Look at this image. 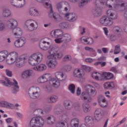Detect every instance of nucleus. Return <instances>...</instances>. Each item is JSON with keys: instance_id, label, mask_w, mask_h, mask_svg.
<instances>
[{"instance_id": "59", "label": "nucleus", "mask_w": 127, "mask_h": 127, "mask_svg": "<svg viewBox=\"0 0 127 127\" xmlns=\"http://www.w3.org/2000/svg\"><path fill=\"white\" fill-rule=\"evenodd\" d=\"M84 69L86 72H90L91 68L90 66H84Z\"/></svg>"}, {"instance_id": "56", "label": "nucleus", "mask_w": 127, "mask_h": 127, "mask_svg": "<svg viewBox=\"0 0 127 127\" xmlns=\"http://www.w3.org/2000/svg\"><path fill=\"white\" fill-rule=\"evenodd\" d=\"M100 4H104V1H101V0H96L95 2L96 6H98Z\"/></svg>"}, {"instance_id": "22", "label": "nucleus", "mask_w": 127, "mask_h": 127, "mask_svg": "<svg viewBox=\"0 0 127 127\" xmlns=\"http://www.w3.org/2000/svg\"><path fill=\"white\" fill-rule=\"evenodd\" d=\"M55 76L57 79L60 81H64L66 80V74L63 73L62 72L58 71L55 72Z\"/></svg>"}, {"instance_id": "26", "label": "nucleus", "mask_w": 127, "mask_h": 127, "mask_svg": "<svg viewBox=\"0 0 127 127\" xmlns=\"http://www.w3.org/2000/svg\"><path fill=\"white\" fill-rule=\"evenodd\" d=\"M62 34V31L61 30H56L55 31H52L51 33V35L52 37L55 38H60L63 36Z\"/></svg>"}, {"instance_id": "17", "label": "nucleus", "mask_w": 127, "mask_h": 127, "mask_svg": "<svg viewBox=\"0 0 127 127\" xmlns=\"http://www.w3.org/2000/svg\"><path fill=\"white\" fill-rule=\"evenodd\" d=\"M26 60V57L22 56L20 58H18L14 62L16 67H22L23 63L25 62Z\"/></svg>"}, {"instance_id": "51", "label": "nucleus", "mask_w": 127, "mask_h": 127, "mask_svg": "<svg viewBox=\"0 0 127 127\" xmlns=\"http://www.w3.org/2000/svg\"><path fill=\"white\" fill-rule=\"evenodd\" d=\"M0 104L2 107H8V106H12V104H10L6 101H1Z\"/></svg>"}, {"instance_id": "28", "label": "nucleus", "mask_w": 127, "mask_h": 127, "mask_svg": "<svg viewBox=\"0 0 127 127\" xmlns=\"http://www.w3.org/2000/svg\"><path fill=\"white\" fill-rule=\"evenodd\" d=\"M32 73L33 72L31 70H25L22 73L21 77L22 79H27V78H29L32 75Z\"/></svg>"}, {"instance_id": "48", "label": "nucleus", "mask_w": 127, "mask_h": 127, "mask_svg": "<svg viewBox=\"0 0 127 127\" xmlns=\"http://www.w3.org/2000/svg\"><path fill=\"white\" fill-rule=\"evenodd\" d=\"M69 90L72 93V94H74L75 93V85L71 84L68 86Z\"/></svg>"}, {"instance_id": "9", "label": "nucleus", "mask_w": 127, "mask_h": 127, "mask_svg": "<svg viewBox=\"0 0 127 127\" xmlns=\"http://www.w3.org/2000/svg\"><path fill=\"white\" fill-rule=\"evenodd\" d=\"M73 76L75 78H79L80 82L85 81V71L81 68H77L74 69Z\"/></svg>"}, {"instance_id": "16", "label": "nucleus", "mask_w": 127, "mask_h": 127, "mask_svg": "<svg viewBox=\"0 0 127 127\" xmlns=\"http://www.w3.org/2000/svg\"><path fill=\"white\" fill-rule=\"evenodd\" d=\"M46 65L50 69H55L58 65V62L55 59L47 61Z\"/></svg>"}, {"instance_id": "27", "label": "nucleus", "mask_w": 127, "mask_h": 127, "mask_svg": "<svg viewBox=\"0 0 127 127\" xmlns=\"http://www.w3.org/2000/svg\"><path fill=\"white\" fill-rule=\"evenodd\" d=\"M47 66L44 64H40L33 67V70L35 71H38V72H41V71H44L46 70Z\"/></svg>"}, {"instance_id": "21", "label": "nucleus", "mask_w": 127, "mask_h": 127, "mask_svg": "<svg viewBox=\"0 0 127 127\" xmlns=\"http://www.w3.org/2000/svg\"><path fill=\"white\" fill-rule=\"evenodd\" d=\"M25 44V38H21L17 40L15 43L14 45L17 48H19L20 47H22L23 45Z\"/></svg>"}, {"instance_id": "25", "label": "nucleus", "mask_w": 127, "mask_h": 127, "mask_svg": "<svg viewBox=\"0 0 127 127\" xmlns=\"http://www.w3.org/2000/svg\"><path fill=\"white\" fill-rule=\"evenodd\" d=\"M80 41L82 43H86V44H88L89 45H91V44H93L94 43V40H93L91 38H86L85 37H82L80 39Z\"/></svg>"}, {"instance_id": "34", "label": "nucleus", "mask_w": 127, "mask_h": 127, "mask_svg": "<svg viewBox=\"0 0 127 127\" xmlns=\"http://www.w3.org/2000/svg\"><path fill=\"white\" fill-rule=\"evenodd\" d=\"M8 56V53L6 51L0 52V62H2Z\"/></svg>"}, {"instance_id": "15", "label": "nucleus", "mask_w": 127, "mask_h": 127, "mask_svg": "<svg viewBox=\"0 0 127 127\" xmlns=\"http://www.w3.org/2000/svg\"><path fill=\"white\" fill-rule=\"evenodd\" d=\"M50 39L49 38H46L42 40L40 43L39 46L42 50H46L48 48V46L50 45Z\"/></svg>"}, {"instance_id": "53", "label": "nucleus", "mask_w": 127, "mask_h": 127, "mask_svg": "<svg viewBox=\"0 0 127 127\" xmlns=\"http://www.w3.org/2000/svg\"><path fill=\"white\" fill-rule=\"evenodd\" d=\"M57 39H56L55 40V41L56 42V43H61V42H63V39H62V37H60V38H56Z\"/></svg>"}, {"instance_id": "18", "label": "nucleus", "mask_w": 127, "mask_h": 127, "mask_svg": "<svg viewBox=\"0 0 127 127\" xmlns=\"http://www.w3.org/2000/svg\"><path fill=\"white\" fill-rule=\"evenodd\" d=\"M49 78H50V75L46 73L40 76L38 78L37 81L39 84H43V83H46V82L48 81V79H49Z\"/></svg>"}, {"instance_id": "44", "label": "nucleus", "mask_w": 127, "mask_h": 127, "mask_svg": "<svg viewBox=\"0 0 127 127\" xmlns=\"http://www.w3.org/2000/svg\"><path fill=\"white\" fill-rule=\"evenodd\" d=\"M64 5H65L64 9V11L65 12H68V11H70V9L71 8V6L70 4L68 3L67 2H64Z\"/></svg>"}, {"instance_id": "5", "label": "nucleus", "mask_w": 127, "mask_h": 127, "mask_svg": "<svg viewBox=\"0 0 127 127\" xmlns=\"http://www.w3.org/2000/svg\"><path fill=\"white\" fill-rule=\"evenodd\" d=\"M55 113L57 115H61L60 120L61 121L56 124V127H65V124H67L68 121V114L65 112L59 111V109H55Z\"/></svg>"}, {"instance_id": "20", "label": "nucleus", "mask_w": 127, "mask_h": 127, "mask_svg": "<svg viewBox=\"0 0 127 127\" xmlns=\"http://www.w3.org/2000/svg\"><path fill=\"white\" fill-rule=\"evenodd\" d=\"M114 77V75L111 72H103L101 73L102 80H111Z\"/></svg>"}, {"instance_id": "19", "label": "nucleus", "mask_w": 127, "mask_h": 127, "mask_svg": "<svg viewBox=\"0 0 127 127\" xmlns=\"http://www.w3.org/2000/svg\"><path fill=\"white\" fill-rule=\"evenodd\" d=\"M98 102L101 108H107L108 107V101L104 96H100L98 97Z\"/></svg>"}, {"instance_id": "11", "label": "nucleus", "mask_w": 127, "mask_h": 127, "mask_svg": "<svg viewBox=\"0 0 127 127\" xmlns=\"http://www.w3.org/2000/svg\"><path fill=\"white\" fill-rule=\"evenodd\" d=\"M49 53L50 55L48 56L49 59H53L55 58L56 59H61L63 57V54L62 53L58 52L55 49H52Z\"/></svg>"}, {"instance_id": "54", "label": "nucleus", "mask_w": 127, "mask_h": 127, "mask_svg": "<svg viewBox=\"0 0 127 127\" xmlns=\"http://www.w3.org/2000/svg\"><path fill=\"white\" fill-rule=\"evenodd\" d=\"M5 73L8 77H12V72H11L9 69H5Z\"/></svg>"}, {"instance_id": "35", "label": "nucleus", "mask_w": 127, "mask_h": 127, "mask_svg": "<svg viewBox=\"0 0 127 127\" xmlns=\"http://www.w3.org/2000/svg\"><path fill=\"white\" fill-rule=\"evenodd\" d=\"M71 127H79V119L77 118L73 119L70 122Z\"/></svg>"}, {"instance_id": "61", "label": "nucleus", "mask_w": 127, "mask_h": 127, "mask_svg": "<svg viewBox=\"0 0 127 127\" xmlns=\"http://www.w3.org/2000/svg\"><path fill=\"white\" fill-rule=\"evenodd\" d=\"M91 119H92V118H91V117L87 116L86 117H85V121L86 123H89V122L91 121Z\"/></svg>"}, {"instance_id": "7", "label": "nucleus", "mask_w": 127, "mask_h": 127, "mask_svg": "<svg viewBox=\"0 0 127 127\" xmlns=\"http://www.w3.org/2000/svg\"><path fill=\"white\" fill-rule=\"evenodd\" d=\"M106 4L109 8H112V5L111 4H113L114 8L118 7L120 5L121 7H124L125 9L127 8V3H123L122 0H107Z\"/></svg>"}, {"instance_id": "10", "label": "nucleus", "mask_w": 127, "mask_h": 127, "mask_svg": "<svg viewBox=\"0 0 127 127\" xmlns=\"http://www.w3.org/2000/svg\"><path fill=\"white\" fill-rule=\"evenodd\" d=\"M28 95L31 99H37L40 95V89L38 87H31L29 89Z\"/></svg>"}, {"instance_id": "37", "label": "nucleus", "mask_w": 127, "mask_h": 127, "mask_svg": "<svg viewBox=\"0 0 127 127\" xmlns=\"http://www.w3.org/2000/svg\"><path fill=\"white\" fill-rule=\"evenodd\" d=\"M62 38L63 41H65V42H69V41H71V36L69 34H65L64 35H63Z\"/></svg>"}, {"instance_id": "49", "label": "nucleus", "mask_w": 127, "mask_h": 127, "mask_svg": "<svg viewBox=\"0 0 127 127\" xmlns=\"http://www.w3.org/2000/svg\"><path fill=\"white\" fill-rule=\"evenodd\" d=\"M72 59V57L70 55H66L65 56L63 60L64 62H66L67 61H70Z\"/></svg>"}, {"instance_id": "30", "label": "nucleus", "mask_w": 127, "mask_h": 127, "mask_svg": "<svg viewBox=\"0 0 127 127\" xmlns=\"http://www.w3.org/2000/svg\"><path fill=\"white\" fill-rule=\"evenodd\" d=\"M29 14L32 16H39L40 15V12L37 9L31 8L29 10Z\"/></svg>"}, {"instance_id": "57", "label": "nucleus", "mask_w": 127, "mask_h": 127, "mask_svg": "<svg viewBox=\"0 0 127 127\" xmlns=\"http://www.w3.org/2000/svg\"><path fill=\"white\" fill-rule=\"evenodd\" d=\"M110 39L111 41H116L117 40V36L115 35H111L110 36Z\"/></svg>"}, {"instance_id": "1", "label": "nucleus", "mask_w": 127, "mask_h": 127, "mask_svg": "<svg viewBox=\"0 0 127 127\" xmlns=\"http://www.w3.org/2000/svg\"><path fill=\"white\" fill-rule=\"evenodd\" d=\"M97 95V90L93 86L88 85L85 86V91L82 92L81 95V100L86 101V102H91L92 97H95Z\"/></svg>"}, {"instance_id": "63", "label": "nucleus", "mask_w": 127, "mask_h": 127, "mask_svg": "<svg viewBox=\"0 0 127 127\" xmlns=\"http://www.w3.org/2000/svg\"><path fill=\"white\" fill-rule=\"evenodd\" d=\"M103 30L104 31L105 34L108 36V33H109V31L108 30V28L107 27H104L103 28Z\"/></svg>"}, {"instance_id": "33", "label": "nucleus", "mask_w": 127, "mask_h": 127, "mask_svg": "<svg viewBox=\"0 0 127 127\" xmlns=\"http://www.w3.org/2000/svg\"><path fill=\"white\" fill-rule=\"evenodd\" d=\"M50 83L52 85L54 88H56V89H58L60 87V81L59 80L52 79L50 81Z\"/></svg>"}, {"instance_id": "32", "label": "nucleus", "mask_w": 127, "mask_h": 127, "mask_svg": "<svg viewBox=\"0 0 127 127\" xmlns=\"http://www.w3.org/2000/svg\"><path fill=\"white\" fill-rule=\"evenodd\" d=\"M95 118L97 121H100L102 119V109H97L95 112Z\"/></svg>"}, {"instance_id": "52", "label": "nucleus", "mask_w": 127, "mask_h": 127, "mask_svg": "<svg viewBox=\"0 0 127 127\" xmlns=\"http://www.w3.org/2000/svg\"><path fill=\"white\" fill-rule=\"evenodd\" d=\"M70 101L69 100H65L64 101V106L65 107V109H68V107L70 106Z\"/></svg>"}, {"instance_id": "60", "label": "nucleus", "mask_w": 127, "mask_h": 127, "mask_svg": "<svg viewBox=\"0 0 127 127\" xmlns=\"http://www.w3.org/2000/svg\"><path fill=\"white\" fill-rule=\"evenodd\" d=\"M92 84L95 88H96V89H100V84H98L97 82H93Z\"/></svg>"}, {"instance_id": "38", "label": "nucleus", "mask_w": 127, "mask_h": 127, "mask_svg": "<svg viewBox=\"0 0 127 127\" xmlns=\"http://www.w3.org/2000/svg\"><path fill=\"white\" fill-rule=\"evenodd\" d=\"M124 16L125 19H126V21L125 22V26L123 27V29L124 31L127 33V9L125 10Z\"/></svg>"}, {"instance_id": "3", "label": "nucleus", "mask_w": 127, "mask_h": 127, "mask_svg": "<svg viewBox=\"0 0 127 127\" xmlns=\"http://www.w3.org/2000/svg\"><path fill=\"white\" fill-rule=\"evenodd\" d=\"M7 24L12 29V34L16 38H19L22 35V30L20 28H15L17 25V21L14 19H11L7 21Z\"/></svg>"}, {"instance_id": "36", "label": "nucleus", "mask_w": 127, "mask_h": 127, "mask_svg": "<svg viewBox=\"0 0 127 127\" xmlns=\"http://www.w3.org/2000/svg\"><path fill=\"white\" fill-rule=\"evenodd\" d=\"M46 122L48 125H53L55 123V118L52 116H49L46 118Z\"/></svg>"}, {"instance_id": "41", "label": "nucleus", "mask_w": 127, "mask_h": 127, "mask_svg": "<svg viewBox=\"0 0 127 127\" xmlns=\"http://www.w3.org/2000/svg\"><path fill=\"white\" fill-rule=\"evenodd\" d=\"M65 1H62L60 2H59L57 4V9L60 12L61 9H62V7H63V4H65Z\"/></svg>"}, {"instance_id": "39", "label": "nucleus", "mask_w": 127, "mask_h": 127, "mask_svg": "<svg viewBox=\"0 0 127 127\" xmlns=\"http://www.w3.org/2000/svg\"><path fill=\"white\" fill-rule=\"evenodd\" d=\"M83 111L84 113H88L91 111V107L90 105L86 103H84L83 104Z\"/></svg>"}, {"instance_id": "4", "label": "nucleus", "mask_w": 127, "mask_h": 127, "mask_svg": "<svg viewBox=\"0 0 127 127\" xmlns=\"http://www.w3.org/2000/svg\"><path fill=\"white\" fill-rule=\"evenodd\" d=\"M43 59V55L41 53H35L29 57L28 63L32 66H36L42 62Z\"/></svg>"}, {"instance_id": "55", "label": "nucleus", "mask_w": 127, "mask_h": 127, "mask_svg": "<svg viewBox=\"0 0 127 127\" xmlns=\"http://www.w3.org/2000/svg\"><path fill=\"white\" fill-rule=\"evenodd\" d=\"M84 49L86 51H90V52H95V50H94V49L89 47H85Z\"/></svg>"}, {"instance_id": "45", "label": "nucleus", "mask_w": 127, "mask_h": 127, "mask_svg": "<svg viewBox=\"0 0 127 127\" xmlns=\"http://www.w3.org/2000/svg\"><path fill=\"white\" fill-rule=\"evenodd\" d=\"M91 0H81V2L79 4L80 7H83L84 5L88 3V1H90Z\"/></svg>"}, {"instance_id": "12", "label": "nucleus", "mask_w": 127, "mask_h": 127, "mask_svg": "<svg viewBox=\"0 0 127 127\" xmlns=\"http://www.w3.org/2000/svg\"><path fill=\"white\" fill-rule=\"evenodd\" d=\"M8 57L6 62L8 65H12L18 59V54L16 52H11L9 54Z\"/></svg>"}, {"instance_id": "42", "label": "nucleus", "mask_w": 127, "mask_h": 127, "mask_svg": "<svg viewBox=\"0 0 127 127\" xmlns=\"http://www.w3.org/2000/svg\"><path fill=\"white\" fill-rule=\"evenodd\" d=\"M11 14L10 11L7 9H4L2 12V15L4 17H8Z\"/></svg>"}, {"instance_id": "23", "label": "nucleus", "mask_w": 127, "mask_h": 127, "mask_svg": "<svg viewBox=\"0 0 127 127\" xmlns=\"http://www.w3.org/2000/svg\"><path fill=\"white\" fill-rule=\"evenodd\" d=\"M107 15L112 19H117L118 18V14L114 10L110 9L107 11Z\"/></svg>"}, {"instance_id": "14", "label": "nucleus", "mask_w": 127, "mask_h": 127, "mask_svg": "<svg viewBox=\"0 0 127 127\" xmlns=\"http://www.w3.org/2000/svg\"><path fill=\"white\" fill-rule=\"evenodd\" d=\"M35 21L32 19L27 20L25 22V25L27 28V30L29 31H33V30H36L37 27L35 26L34 24Z\"/></svg>"}, {"instance_id": "43", "label": "nucleus", "mask_w": 127, "mask_h": 127, "mask_svg": "<svg viewBox=\"0 0 127 127\" xmlns=\"http://www.w3.org/2000/svg\"><path fill=\"white\" fill-rule=\"evenodd\" d=\"M104 86L105 89H110V88H114L115 84L113 82H106Z\"/></svg>"}, {"instance_id": "13", "label": "nucleus", "mask_w": 127, "mask_h": 127, "mask_svg": "<svg viewBox=\"0 0 127 127\" xmlns=\"http://www.w3.org/2000/svg\"><path fill=\"white\" fill-rule=\"evenodd\" d=\"M100 22L101 24H102V25H104L105 26H111V25H112L113 23H114L113 20H111L110 17L107 16H103L100 19Z\"/></svg>"}, {"instance_id": "31", "label": "nucleus", "mask_w": 127, "mask_h": 127, "mask_svg": "<svg viewBox=\"0 0 127 127\" xmlns=\"http://www.w3.org/2000/svg\"><path fill=\"white\" fill-rule=\"evenodd\" d=\"M58 100V97L56 95H52L47 98V102L50 104H53V103H56Z\"/></svg>"}, {"instance_id": "8", "label": "nucleus", "mask_w": 127, "mask_h": 127, "mask_svg": "<svg viewBox=\"0 0 127 127\" xmlns=\"http://www.w3.org/2000/svg\"><path fill=\"white\" fill-rule=\"evenodd\" d=\"M44 123V119L41 117L38 116L31 120L30 125L31 127H43Z\"/></svg>"}, {"instance_id": "50", "label": "nucleus", "mask_w": 127, "mask_h": 127, "mask_svg": "<svg viewBox=\"0 0 127 127\" xmlns=\"http://www.w3.org/2000/svg\"><path fill=\"white\" fill-rule=\"evenodd\" d=\"M120 48V45H117L115 47L114 54H119V53L121 52V49Z\"/></svg>"}, {"instance_id": "40", "label": "nucleus", "mask_w": 127, "mask_h": 127, "mask_svg": "<svg viewBox=\"0 0 127 127\" xmlns=\"http://www.w3.org/2000/svg\"><path fill=\"white\" fill-rule=\"evenodd\" d=\"M95 16H100L102 14V10L100 7H97L93 12Z\"/></svg>"}, {"instance_id": "64", "label": "nucleus", "mask_w": 127, "mask_h": 127, "mask_svg": "<svg viewBox=\"0 0 127 127\" xmlns=\"http://www.w3.org/2000/svg\"><path fill=\"white\" fill-rule=\"evenodd\" d=\"M111 71L112 72H114V73H117V72H118V69H117V67H113L111 68Z\"/></svg>"}, {"instance_id": "2", "label": "nucleus", "mask_w": 127, "mask_h": 127, "mask_svg": "<svg viewBox=\"0 0 127 127\" xmlns=\"http://www.w3.org/2000/svg\"><path fill=\"white\" fill-rule=\"evenodd\" d=\"M39 2L43 3L45 5V7L50 8V12L49 13V16L50 18L54 19L55 21H63V18H62L60 15L58 13L53 12L52 9V5L50 3V0H36Z\"/></svg>"}, {"instance_id": "6", "label": "nucleus", "mask_w": 127, "mask_h": 127, "mask_svg": "<svg viewBox=\"0 0 127 127\" xmlns=\"http://www.w3.org/2000/svg\"><path fill=\"white\" fill-rule=\"evenodd\" d=\"M14 83H12L8 79V78L5 77L4 80H0V83L2 84L3 86L6 87H9V86H13V89L12 90L13 94H16L19 91V86L17 83V81L15 79L13 80Z\"/></svg>"}, {"instance_id": "47", "label": "nucleus", "mask_w": 127, "mask_h": 127, "mask_svg": "<svg viewBox=\"0 0 127 127\" xmlns=\"http://www.w3.org/2000/svg\"><path fill=\"white\" fill-rule=\"evenodd\" d=\"M113 31L115 33H121L122 32V29L119 26H115L113 28Z\"/></svg>"}, {"instance_id": "29", "label": "nucleus", "mask_w": 127, "mask_h": 127, "mask_svg": "<svg viewBox=\"0 0 127 127\" xmlns=\"http://www.w3.org/2000/svg\"><path fill=\"white\" fill-rule=\"evenodd\" d=\"M92 77L93 79L98 81H102V73L96 71H93L92 73Z\"/></svg>"}, {"instance_id": "46", "label": "nucleus", "mask_w": 127, "mask_h": 127, "mask_svg": "<svg viewBox=\"0 0 127 127\" xmlns=\"http://www.w3.org/2000/svg\"><path fill=\"white\" fill-rule=\"evenodd\" d=\"M63 70L65 72H69L72 70V66L70 65H65L64 66Z\"/></svg>"}, {"instance_id": "24", "label": "nucleus", "mask_w": 127, "mask_h": 127, "mask_svg": "<svg viewBox=\"0 0 127 127\" xmlns=\"http://www.w3.org/2000/svg\"><path fill=\"white\" fill-rule=\"evenodd\" d=\"M64 17L66 20H68L69 21H75L77 19L76 14L69 13L65 14Z\"/></svg>"}, {"instance_id": "58", "label": "nucleus", "mask_w": 127, "mask_h": 127, "mask_svg": "<svg viewBox=\"0 0 127 127\" xmlns=\"http://www.w3.org/2000/svg\"><path fill=\"white\" fill-rule=\"evenodd\" d=\"M85 61L86 62V63H92V62H94V60L92 58H86L85 59Z\"/></svg>"}, {"instance_id": "62", "label": "nucleus", "mask_w": 127, "mask_h": 127, "mask_svg": "<svg viewBox=\"0 0 127 127\" xmlns=\"http://www.w3.org/2000/svg\"><path fill=\"white\" fill-rule=\"evenodd\" d=\"M4 24L2 23H0V31H2L4 29Z\"/></svg>"}]
</instances>
